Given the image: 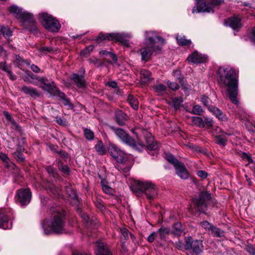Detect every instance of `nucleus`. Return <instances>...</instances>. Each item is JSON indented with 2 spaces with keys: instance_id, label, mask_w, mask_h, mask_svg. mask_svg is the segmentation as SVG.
<instances>
[{
  "instance_id": "1",
  "label": "nucleus",
  "mask_w": 255,
  "mask_h": 255,
  "mask_svg": "<svg viewBox=\"0 0 255 255\" xmlns=\"http://www.w3.org/2000/svg\"><path fill=\"white\" fill-rule=\"evenodd\" d=\"M217 77L220 85L227 88L226 93L230 100L233 103L238 105V82L235 69L229 66L220 67L218 70Z\"/></svg>"
},
{
  "instance_id": "2",
  "label": "nucleus",
  "mask_w": 255,
  "mask_h": 255,
  "mask_svg": "<svg viewBox=\"0 0 255 255\" xmlns=\"http://www.w3.org/2000/svg\"><path fill=\"white\" fill-rule=\"evenodd\" d=\"M111 129L114 131L117 136L122 142L139 151L141 150L144 146H146L148 150L151 151H154L155 152L158 148L156 141H154L151 136V134L146 130L143 131V134L146 141L145 145L139 139L138 142L136 143L134 139L122 128H116L111 127Z\"/></svg>"
},
{
  "instance_id": "3",
  "label": "nucleus",
  "mask_w": 255,
  "mask_h": 255,
  "mask_svg": "<svg viewBox=\"0 0 255 255\" xmlns=\"http://www.w3.org/2000/svg\"><path fill=\"white\" fill-rule=\"evenodd\" d=\"M157 42L162 45L164 43V40L157 36L154 32H145L144 46L140 49L142 61H148L153 51L159 49L158 46L155 45Z\"/></svg>"
},
{
  "instance_id": "4",
  "label": "nucleus",
  "mask_w": 255,
  "mask_h": 255,
  "mask_svg": "<svg viewBox=\"0 0 255 255\" xmlns=\"http://www.w3.org/2000/svg\"><path fill=\"white\" fill-rule=\"evenodd\" d=\"M42 227L46 235L62 233L65 227L63 215L59 211H53L51 217L44 220Z\"/></svg>"
},
{
  "instance_id": "5",
  "label": "nucleus",
  "mask_w": 255,
  "mask_h": 255,
  "mask_svg": "<svg viewBox=\"0 0 255 255\" xmlns=\"http://www.w3.org/2000/svg\"><path fill=\"white\" fill-rule=\"evenodd\" d=\"M9 11L14 16L19 19L27 29L30 31L35 30V23L31 13L28 12L16 5H12L9 7Z\"/></svg>"
},
{
  "instance_id": "6",
  "label": "nucleus",
  "mask_w": 255,
  "mask_h": 255,
  "mask_svg": "<svg viewBox=\"0 0 255 255\" xmlns=\"http://www.w3.org/2000/svg\"><path fill=\"white\" fill-rule=\"evenodd\" d=\"M39 20L43 27L50 31L57 32L60 28L61 25L58 21L47 13H40Z\"/></svg>"
},
{
  "instance_id": "7",
  "label": "nucleus",
  "mask_w": 255,
  "mask_h": 255,
  "mask_svg": "<svg viewBox=\"0 0 255 255\" xmlns=\"http://www.w3.org/2000/svg\"><path fill=\"white\" fill-rule=\"evenodd\" d=\"M136 187L138 190L144 193L148 199H153L157 194L156 186L150 181H138Z\"/></svg>"
},
{
  "instance_id": "8",
  "label": "nucleus",
  "mask_w": 255,
  "mask_h": 255,
  "mask_svg": "<svg viewBox=\"0 0 255 255\" xmlns=\"http://www.w3.org/2000/svg\"><path fill=\"white\" fill-rule=\"evenodd\" d=\"M131 37V34H126V33H107L104 34L100 33L98 35V37L96 39V41L99 42L103 40H115L121 42L125 46L128 47L129 46L128 42L126 39L127 38H130Z\"/></svg>"
},
{
  "instance_id": "9",
  "label": "nucleus",
  "mask_w": 255,
  "mask_h": 255,
  "mask_svg": "<svg viewBox=\"0 0 255 255\" xmlns=\"http://www.w3.org/2000/svg\"><path fill=\"white\" fill-rule=\"evenodd\" d=\"M211 199L210 194L207 192H202L197 198H194L193 202L195 208L199 212H204L207 207V202Z\"/></svg>"
},
{
  "instance_id": "10",
  "label": "nucleus",
  "mask_w": 255,
  "mask_h": 255,
  "mask_svg": "<svg viewBox=\"0 0 255 255\" xmlns=\"http://www.w3.org/2000/svg\"><path fill=\"white\" fill-rule=\"evenodd\" d=\"M31 192L29 188H21L17 190L15 200L21 206L28 204L31 200Z\"/></svg>"
},
{
  "instance_id": "11",
  "label": "nucleus",
  "mask_w": 255,
  "mask_h": 255,
  "mask_svg": "<svg viewBox=\"0 0 255 255\" xmlns=\"http://www.w3.org/2000/svg\"><path fill=\"white\" fill-rule=\"evenodd\" d=\"M212 11V7L210 6V3H207L204 0H198L196 7H194L192 9V12H210Z\"/></svg>"
},
{
  "instance_id": "12",
  "label": "nucleus",
  "mask_w": 255,
  "mask_h": 255,
  "mask_svg": "<svg viewBox=\"0 0 255 255\" xmlns=\"http://www.w3.org/2000/svg\"><path fill=\"white\" fill-rule=\"evenodd\" d=\"M212 11V7L210 6V3H207L204 0H198L196 7H194L192 9V12H210Z\"/></svg>"
},
{
  "instance_id": "13",
  "label": "nucleus",
  "mask_w": 255,
  "mask_h": 255,
  "mask_svg": "<svg viewBox=\"0 0 255 255\" xmlns=\"http://www.w3.org/2000/svg\"><path fill=\"white\" fill-rule=\"evenodd\" d=\"M187 60L193 63L200 64L207 62L208 59L206 55H202L197 51H195L188 57Z\"/></svg>"
},
{
  "instance_id": "14",
  "label": "nucleus",
  "mask_w": 255,
  "mask_h": 255,
  "mask_svg": "<svg viewBox=\"0 0 255 255\" xmlns=\"http://www.w3.org/2000/svg\"><path fill=\"white\" fill-rule=\"evenodd\" d=\"M38 81L42 84L40 85V87L45 91L52 92L56 89L55 83L53 82H49L46 78L41 77L38 79Z\"/></svg>"
},
{
  "instance_id": "15",
  "label": "nucleus",
  "mask_w": 255,
  "mask_h": 255,
  "mask_svg": "<svg viewBox=\"0 0 255 255\" xmlns=\"http://www.w3.org/2000/svg\"><path fill=\"white\" fill-rule=\"evenodd\" d=\"M176 165L174 167L176 169L177 174L182 179H187L189 176V174L184 164L180 162L178 164H176Z\"/></svg>"
},
{
  "instance_id": "16",
  "label": "nucleus",
  "mask_w": 255,
  "mask_h": 255,
  "mask_svg": "<svg viewBox=\"0 0 255 255\" xmlns=\"http://www.w3.org/2000/svg\"><path fill=\"white\" fill-rule=\"evenodd\" d=\"M225 24L227 26H229L234 30H237L242 26L241 19L237 17H232L229 18L225 21Z\"/></svg>"
},
{
  "instance_id": "17",
  "label": "nucleus",
  "mask_w": 255,
  "mask_h": 255,
  "mask_svg": "<svg viewBox=\"0 0 255 255\" xmlns=\"http://www.w3.org/2000/svg\"><path fill=\"white\" fill-rule=\"evenodd\" d=\"M71 80L73 83L79 88H84L86 86V83L83 76H79L77 74H73Z\"/></svg>"
},
{
  "instance_id": "18",
  "label": "nucleus",
  "mask_w": 255,
  "mask_h": 255,
  "mask_svg": "<svg viewBox=\"0 0 255 255\" xmlns=\"http://www.w3.org/2000/svg\"><path fill=\"white\" fill-rule=\"evenodd\" d=\"M96 255H112L108 248L99 241L96 242Z\"/></svg>"
},
{
  "instance_id": "19",
  "label": "nucleus",
  "mask_w": 255,
  "mask_h": 255,
  "mask_svg": "<svg viewBox=\"0 0 255 255\" xmlns=\"http://www.w3.org/2000/svg\"><path fill=\"white\" fill-rule=\"evenodd\" d=\"M141 81L142 83L146 84L152 80L151 73L145 69L140 71Z\"/></svg>"
},
{
  "instance_id": "20",
  "label": "nucleus",
  "mask_w": 255,
  "mask_h": 255,
  "mask_svg": "<svg viewBox=\"0 0 255 255\" xmlns=\"http://www.w3.org/2000/svg\"><path fill=\"white\" fill-rule=\"evenodd\" d=\"M21 91L25 94L29 95L32 97H38L40 96V94L38 92L37 90L32 87L24 86L21 88Z\"/></svg>"
},
{
  "instance_id": "21",
  "label": "nucleus",
  "mask_w": 255,
  "mask_h": 255,
  "mask_svg": "<svg viewBox=\"0 0 255 255\" xmlns=\"http://www.w3.org/2000/svg\"><path fill=\"white\" fill-rule=\"evenodd\" d=\"M11 223L8 224V218L3 213L0 212V227L4 229H10Z\"/></svg>"
},
{
  "instance_id": "22",
  "label": "nucleus",
  "mask_w": 255,
  "mask_h": 255,
  "mask_svg": "<svg viewBox=\"0 0 255 255\" xmlns=\"http://www.w3.org/2000/svg\"><path fill=\"white\" fill-rule=\"evenodd\" d=\"M209 111L213 113L219 119L222 121L227 120L226 116L219 109L213 106L210 108Z\"/></svg>"
},
{
  "instance_id": "23",
  "label": "nucleus",
  "mask_w": 255,
  "mask_h": 255,
  "mask_svg": "<svg viewBox=\"0 0 255 255\" xmlns=\"http://www.w3.org/2000/svg\"><path fill=\"white\" fill-rule=\"evenodd\" d=\"M117 122L119 125H123L125 124V121L127 119V116L121 111L117 112L116 115Z\"/></svg>"
},
{
  "instance_id": "24",
  "label": "nucleus",
  "mask_w": 255,
  "mask_h": 255,
  "mask_svg": "<svg viewBox=\"0 0 255 255\" xmlns=\"http://www.w3.org/2000/svg\"><path fill=\"white\" fill-rule=\"evenodd\" d=\"M176 39L177 43L180 45L189 46L191 44V40L186 39L183 35L177 34L176 36Z\"/></svg>"
},
{
  "instance_id": "25",
  "label": "nucleus",
  "mask_w": 255,
  "mask_h": 255,
  "mask_svg": "<svg viewBox=\"0 0 255 255\" xmlns=\"http://www.w3.org/2000/svg\"><path fill=\"white\" fill-rule=\"evenodd\" d=\"M203 248L202 241L196 240L194 241L191 249L193 252L196 253H199L202 252Z\"/></svg>"
},
{
  "instance_id": "26",
  "label": "nucleus",
  "mask_w": 255,
  "mask_h": 255,
  "mask_svg": "<svg viewBox=\"0 0 255 255\" xmlns=\"http://www.w3.org/2000/svg\"><path fill=\"white\" fill-rule=\"evenodd\" d=\"M121 149L118 148L116 145L114 144H110L108 147V151L110 155L115 158L117 156V154L120 151Z\"/></svg>"
},
{
  "instance_id": "27",
  "label": "nucleus",
  "mask_w": 255,
  "mask_h": 255,
  "mask_svg": "<svg viewBox=\"0 0 255 255\" xmlns=\"http://www.w3.org/2000/svg\"><path fill=\"white\" fill-rule=\"evenodd\" d=\"M128 102L129 104L134 110H137L138 108V102L137 99L135 98L133 95H129L128 98Z\"/></svg>"
},
{
  "instance_id": "28",
  "label": "nucleus",
  "mask_w": 255,
  "mask_h": 255,
  "mask_svg": "<svg viewBox=\"0 0 255 255\" xmlns=\"http://www.w3.org/2000/svg\"><path fill=\"white\" fill-rule=\"evenodd\" d=\"M95 147L96 151L99 155H104L106 152V150L104 146L103 142L101 140H99L97 142Z\"/></svg>"
},
{
  "instance_id": "29",
  "label": "nucleus",
  "mask_w": 255,
  "mask_h": 255,
  "mask_svg": "<svg viewBox=\"0 0 255 255\" xmlns=\"http://www.w3.org/2000/svg\"><path fill=\"white\" fill-rule=\"evenodd\" d=\"M115 158L118 162L121 163H124L128 159L127 155L121 150L117 154V156H116Z\"/></svg>"
},
{
  "instance_id": "30",
  "label": "nucleus",
  "mask_w": 255,
  "mask_h": 255,
  "mask_svg": "<svg viewBox=\"0 0 255 255\" xmlns=\"http://www.w3.org/2000/svg\"><path fill=\"white\" fill-rule=\"evenodd\" d=\"M121 233V239L122 240L126 241L128 239V236L130 235L131 238L133 240L135 238L134 236L131 234H129L128 229L126 228H123L120 229Z\"/></svg>"
},
{
  "instance_id": "31",
  "label": "nucleus",
  "mask_w": 255,
  "mask_h": 255,
  "mask_svg": "<svg viewBox=\"0 0 255 255\" xmlns=\"http://www.w3.org/2000/svg\"><path fill=\"white\" fill-rule=\"evenodd\" d=\"M78 212L84 223L87 224L88 226H90L91 225V222L90 221V218L88 215L86 213H84L81 209H78Z\"/></svg>"
},
{
  "instance_id": "32",
  "label": "nucleus",
  "mask_w": 255,
  "mask_h": 255,
  "mask_svg": "<svg viewBox=\"0 0 255 255\" xmlns=\"http://www.w3.org/2000/svg\"><path fill=\"white\" fill-rule=\"evenodd\" d=\"M210 231L213 235L215 237L220 238L224 236V231L214 226H213Z\"/></svg>"
},
{
  "instance_id": "33",
  "label": "nucleus",
  "mask_w": 255,
  "mask_h": 255,
  "mask_svg": "<svg viewBox=\"0 0 255 255\" xmlns=\"http://www.w3.org/2000/svg\"><path fill=\"white\" fill-rule=\"evenodd\" d=\"M154 91L158 95L163 94L166 89V87L161 84H157L153 87Z\"/></svg>"
},
{
  "instance_id": "34",
  "label": "nucleus",
  "mask_w": 255,
  "mask_h": 255,
  "mask_svg": "<svg viewBox=\"0 0 255 255\" xmlns=\"http://www.w3.org/2000/svg\"><path fill=\"white\" fill-rule=\"evenodd\" d=\"M192 121L193 123L199 127H204L205 126V123L203 119L198 117H193L192 118Z\"/></svg>"
},
{
  "instance_id": "35",
  "label": "nucleus",
  "mask_w": 255,
  "mask_h": 255,
  "mask_svg": "<svg viewBox=\"0 0 255 255\" xmlns=\"http://www.w3.org/2000/svg\"><path fill=\"white\" fill-rule=\"evenodd\" d=\"M157 235L158 234L161 239H164L169 233V230L167 228H161L157 232Z\"/></svg>"
},
{
  "instance_id": "36",
  "label": "nucleus",
  "mask_w": 255,
  "mask_h": 255,
  "mask_svg": "<svg viewBox=\"0 0 255 255\" xmlns=\"http://www.w3.org/2000/svg\"><path fill=\"white\" fill-rule=\"evenodd\" d=\"M201 102L203 103V104L206 106L209 110H210V107H212L213 106L211 105L212 102L209 97L206 96H203L201 98Z\"/></svg>"
},
{
  "instance_id": "37",
  "label": "nucleus",
  "mask_w": 255,
  "mask_h": 255,
  "mask_svg": "<svg viewBox=\"0 0 255 255\" xmlns=\"http://www.w3.org/2000/svg\"><path fill=\"white\" fill-rule=\"evenodd\" d=\"M4 115L6 118L9 121L11 125V128L15 129H18L19 127L18 125L16 123V122L11 118L10 116L8 114L7 112L4 113Z\"/></svg>"
},
{
  "instance_id": "38",
  "label": "nucleus",
  "mask_w": 255,
  "mask_h": 255,
  "mask_svg": "<svg viewBox=\"0 0 255 255\" xmlns=\"http://www.w3.org/2000/svg\"><path fill=\"white\" fill-rule=\"evenodd\" d=\"M194 242L190 237L185 238V244L184 245V249L186 250H191L192 248L193 243Z\"/></svg>"
},
{
  "instance_id": "39",
  "label": "nucleus",
  "mask_w": 255,
  "mask_h": 255,
  "mask_svg": "<svg viewBox=\"0 0 255 255\" xmlns=\"http://www.w3.org/2000/svg\"><path fill=\"white\" fill-rule=\"evenodd\" d=\"M84 136L88 140H92L94 137V132L90 129L85 128L84 130Z\"/></svg>"
},
{
  "instance_id": "40",
  "label": "nucleus",
  "mask_w": 255,
  "mask_h": 255,
  "mask_svg": "<svg viewBox=\"0 0 255 255\" xmlns=\"http://www.w3.org/2000/svg\"><path fill=\"white\" fill-rule=\"evenodd\" d=\"M0 31L5 38L8 37L11 35V31L7 27L1 26Z\"/></svg>"
},
{
  "instance_id": "41",
  "label": "nucleus",
  "mask_w": 255,
  "mask_h": 255,
  "mask_svg": "<svg viewBox=\"0 0 255 255\" xmlns=\"http://www.w3.org/2000/svg\"><path fill=\"white\" fill-rule=\"evenodd\" d=\"M165 158L168 162L173 164L174 167L176 165V164H178L180 162L177 161L171 154H166Z\"/></svg>"
},
{
  "instance_id": "42",
  "label": "nucleus",
  "mask_w": 255,
  "mask_h": 255,
  "mask_svg": "<svg viewBox=\"0 0 255 255\" xmlns=\"http://www.w3.org/2000/svg\"><path fill=\"white\" fill-rule=\"evenodd\" d=\"M102 189L103 191L108 194H112L113 192V189L111 188L109 185L104 183V182H101Z\"/></svg>"
},
{
  "instance_id": "43",
  "label": "nucleus",
  "mask_w": 255,
  "mask_h": 255,
  "mask_svg": "<svg viewBox=\"0 0 255 255\" xmlns=\"http://www.w3.org/2000/svg\"><path fill=\"white\" fill-rule=\"evenodd\" d=\"M191 113L195 115H200L203 113V109L199 105H195L193 107Z\"/></svg>"
},
{
  "instance_id": "44",
  "label": "nucleus",
  "mask_w": 255,
  "mask_h": 255,
  "mask_svg": "<svg viewBox=\"0 0 255 255\" xmlns=\"http://www.w3.org/2000/svg\"><path fill=\"white\" fill-rule=\"evenodd\" d=\"M224 3V0H212L210 3V6L212 7V11L213 12V8L217 6Z\"/></svg>"
},
{
  "instance_id": "45",
  "label": "nucleus",
  "mask_w": 255,
  "mask_h": 255,
  "mask_svg": "<svg viewBox=\"0 0 255 255\" xmlns=\"http://www.w3.org/2000/svg\"><path fill=\"white\" fill-rule=\"evenodd\" d=\"M107 57H109L110 58L108 60V61L110 63H115L117 61V58L116 55L112 52L108 53Z\"/></svg>"
},
{
  "instance_id": "46",
  "label": "nucleus",
  "mask_w": 255,
  "mask_h": 255,
  "mask_svg": "<svg viewBox=\"0 0 255 255\" xmlns=\"http://www.w3.org/2000/svg\"><path fill=\"white\" fill-rule=\"evenodd\" d=\"M200 225L202 228L205 229L207 231L211 230L213 225L207 221H203L200 223Z\"/></svg>"
},
{
  "instance_id": "47",
  "label": "nucleus",
  "mask_w": 255,
  "mask_h": 255,
  "mask_svg": "<svg viewBox=\"0 0 255 255\" xmlns=\"http://www.w3.org/2000/svg\"><path fill=\"white\" fill-rule=\"evenodd\" d=\"M182 102L181 99L179 98H175L173 100V106L175 109L177 110L179 108L181 103Z\"/></svg>"
},
{
  "instance_id": "48",
  "label": "nucleus",
  "mask_w": 255,
  "mask_h": 255,
  "mask_svg": "<svg viewBox=\"0 0 255 255\" xmlns=\"http://www.w3.org/2000/svg\"><path fill=\"white\" fill-rule=\"evenodd\" d=\"M216 143L224 145L226 142V139L225 137H223L222 135H218L216 137Z\"/></svg>"
},
{
  "instance_id": "49",
  "label": "nucleus",
  "mask_w": 255,
  "mask_h": 255,
  "mask_svg": "<svg viewBox=\"0 0 255 255\" xmlns=\"http://www.w3.org/2000/svg\"><path fill=\"white\" fill-rule=\"evenodd\" d=\"M168 87L172 90L175 91L179 89V86L176 83L168 81L167 83Z\"/></svg>"
},
{
  "instance_id": "50",
  "label": "nucleus",
  "mask_w": 255,
  "mask_h": 255,
  "mask_svg": "<svg viewBox=\"0 0 255 255\" xmlns=\"http://www.w3.org/2000/svg\"><path fill=\"white\" fill-rule=\"evenodd\" d=\"M58 167L60 170L63 171L64 173H68L69 171V168L68 166L64 165L62 163H58Z\"/></svg>"
},
{
  "instance_id": "51",
  "label": "nucleus",
  "mask_w": 255,
  "mask_h": 255,
  "mask_svg": "<svg viewBox=\"0 0 255 255\" xmlns=\"http://www.w3.org/2000/svg\"><path fill=\"white\" fill-rule=\"evenodd\" d=\"M52 50V49L51 48H49L48 47H43L39 49L40 54L41 55H44L47 52L51 51Z\"/></svg>"
},
{
  "instance_id": "52",
  "label": "nucleus",
  "mask_w": 255,
  "mask_h": 255,
  "mask_svg": "<svg viewBox=\"0 0 255 255\" xmlns=\"http://www.w3.org/2000/svg\"><path fill=\"white\" fill-rule=\"evenodd\" d=\"M0 69L7 72L8 74H11V71L5 63H0Z\"/></svg>"
},
{
  "instance_id": "53",
  "label": "nucleus",
  "mask_w": 255,
  "mask_h": 255,
  "mask_svg": "<svg viewBox=\"0 0 255 255\" xmlns=\"http://www.w3.org/2000/svg\"><path fill=\"white\" fill-rule=\"evenodd\" d=\"M46 169L47 172L50 175H52L54 178L56 177V173L55 172V170L53 167L51 166H48L47 167Z\"/></svg>"
},
{
  "instance_id": "54",
  "label": "nucleus",
  "mask_w": 255,
  "mask_h": 255,
  "mask_svg": "<svg viewBox=\"0 0 255 255\" xmlns=\"http://www.w3.org/2000/svg\"><path fill=\"white\" fill-rule=\"evenodd\" d=\"M66 191L68 194V195L71 197L72 198H74L75 197V191L71 190V188L69 187H67L66 188Z\"/></svg>"
},
{
  "instance_id": "55",
  "label": "nucleus",
  "mask_w": 255,
  "mask_h": 255,
  "mask_svg": "<svg viewBox=\"0 0 255 255\" xmlns=\"http://www.w3.org/2000/svg\"><path fill=\"white\" fill-rule=\"evenodd\" d=\"M197 175L199 177L205 179L207 177L208 174L206 172L203 170H200L198 171Z\"/></svg>"
},
{
  "instance_id": "56",
  "label": "nucleus",
  "mask_w": 255,
  "mask_h": 255,
  "mask_svg": "<svg viewBox=\"0 0 255 255\" xmlns=\"http://www.w3.org/2000/svg\"><path fill=\"white\" fill-rule=\"evenodd\" d=\"M156 236H157V233L156 232H152L147 237V241L149 242H153Z\"/></svg>"
},
{
  "instance_id": "57",
  "label": "nucleus",
  "mask_w": 255,
  "mask_h": 255,
  "mask_svg": "<svg viewBox=\"0 0 255 255\" xmlns=\"http://www.w3.org/2000/svg\"><path fill=\"white\" fill-rule=\"evenodd\" d=\"M0 158L5 163H7L9 160L7 156L2 152H0Z\"/></svg>"
},
{
  "instance_id": "58",
  "label": "nucleus",
  "mask_w": 255,
  "mask_h": 255,
  "mask_svg": "<svg viewBox=\"0 0 255 255\" xmlns=\"http://www.w3.org/2000/svg\"><path fill=\"white\" fill-rule=\"evenodd\" d=\"M62 103L65 106H67L69 107H72V105L71 104L70 100L68 98L65 97L64 99H62Z\"/></svg>"
},
{
  "instance_id": "59",
  "label": "nucleus",
  "mask_w": 255,
  "mask_h": 255,
  "mask_svg": "<svg viewBox=\"0 0 255 255\" xmlns=\"http://www.w3.org/2000/svg\"><path fill=\"white\" fill-rule=\"evenodd\" d=\"M54 92H56L57 93L58 96L62 100L64 99L66 97L65 94L61 92L58 88H56V89L55 90Z\"/></svg>"
},
{
  "instance_id": "60",
  "label": "nucleus",
  "mask_w": 255,
  "mask_h": 255,
  "mask_svg": "<svg viewBox=\"0 0 255 255\" xmlns=\"http://www.w3.org/2000/svg\"><path fill=\"white\" fill-rule=\"evenodd\" d=\"M174 228L177 233H179L182 231L181 226L179 223H177L174 225Z\"/></svg>"
},
{
  "instance_id": "61",
  "label": "nucleus",
  "mask_w": 255,
  "mask_h": 255,
  "mask_svg": "<svg viewBox=\"0 0 255 255\" xmlns=\"http://www.w3.org/2000/svg\"><path fill=\"white\" fill-rule=\"evenodd\" d=\"M246 251L251 254L255 255V249L253 248L252 246H247L246 247Z\"/></svg>"
},
{
  "instance_id": "62",
  "label": "nucleus",
  "mask_w": 255,
  "mask_h": 255,
  "mask_svg": "<svg viewBox=\"0 0 255 255\" xmlns=\"http://www.w3.org/2000/svg\"><path fill=\"white\" fill-rule=\"evenodd\" d=\"M176 247L179 250H182L184 249V244L179 241L176 243Z\"/></svg>"
},
{
  "instance_id": "63",
  "label": "nucleus",
  "mask_w": 255,
  "mask_h": 255,
  "mask_svg": "<svg viewBox=\"0 0 255 255\" xmlns=\"http://www.w3.org/2000/svg\"><path fill=\"white\" fill-rule=\"evenodd\" d=\"M250 39L253 42L255 43V27L253 29Z\"/></svg>"
},
{
  "instance_id": "64",
  "label": "nucleus",
  "mask_w": 255,
  "mask_h": 255,
  "mask_svg": "<svg viewBox=\"0 0 255 255\" xmlns=\"http://www.w3.org/2000/svg\"><path fill=\"white\" fill-rule=\"evenodd\" d=\"M31 69L33 72L35 73H38L40 71V69L38 68V67L34 64H32L31 66Z\"/></svg>"
}]
</instances>
